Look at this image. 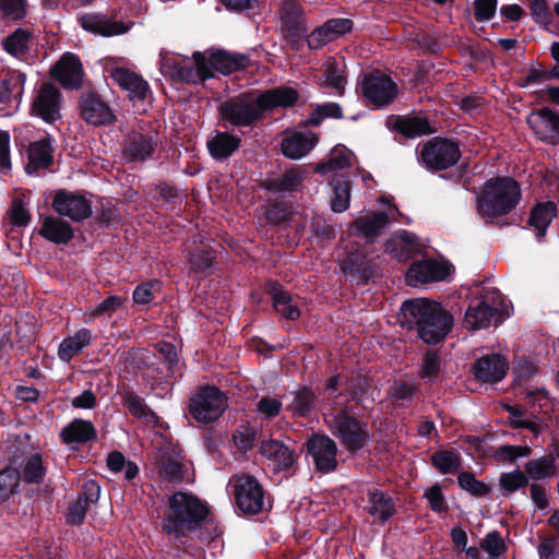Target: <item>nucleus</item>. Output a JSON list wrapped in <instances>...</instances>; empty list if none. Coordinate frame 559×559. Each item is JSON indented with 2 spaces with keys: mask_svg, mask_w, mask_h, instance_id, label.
<instances>
[{
  "mask_svg": "<svg viewBox=\"0 0 559 559\" xmlns=\"http://www.w3.org/2000/svg\"><path fill=\"white\" fill-rule=\"evenodd\" d=\"M404 325L416 330L417 336L428 345L441 343L451 332L454 318L439 301L428 298L406 299L401 306Z\"/></svg>",
  "mask_w": 559,
  "mask_h": 559,
  "instance_id": "1",
  "label": "nucleus"
},
{
  "mask_svg": "<svg viewBox=\"0 0 559 559\" xmlns=\"http://www.w3.org/2000/svg\"><path fill=\"white\" fill-rule=\"evenodd\" d=\"M209 504L198 496L176 491L169 498L162 520V531L174 540L190 537L207 521Z\"/></svg>",
  "mask_w": 559,
  "mask_h": 559,
  "instance_id": "2",
  "label": "nucleus"
},
{
  "mask_svg": "<svg viewBox=\"0 0 559 559\" xmlns=\"http://www.w3.org/2000/svg\"><path fill=\"white\" fill-rule=\"evenodd\" d=\"M522 199L520 183L509 176L488 179L477 195L476 210L486 224L510 214Z\"/></svg>",
  "mask_w": 559,
  "mask_h": 559,
  "instance_id": "3",
  "label": "nucleus"
},
{
  "mask_svg": "<svg viewBox=\"0 0 559 559\" xmlns=\"http://www.w3.org/2000/svg\"><path fill=\"white\" fill-rule=\"evenodd\" d=\"M509 317L508 305L497 288H481L473 297L465 310L463 326L469 331L487 329L491 323L498 325Z\"/></svg>",
  "mask_w": 559,
  "mask_h": 559,
  "instance_id": "4",
  "label": "nucleus"
},
{
  "mask_svg": "<svg viewBox=\"0 0 559 559\" xmlns=\"http://www.w3.org/2000/svg\"><path fill=\"white\" fill-rule=\"evenodd\" d=\"M461 158L460 141L440 135L425 142L417 156L418 163L432 174L456 166Z\"/></svg>",
  "mask_w": 559,
  "mask_h": 559,
  "instance_id": "5",
  "label": "nucleus"
},
{
  "mask_svg": "<svg viewBox=\"0 0 559 559\" xmlns=\"http://www.w3.org/2000/svg\"><path fill=\"white\" fill-rule=\"evenodd\" d=\"M217 112L225 128H251L263 119L259 98L252 93H240L227 98L217 106Z\"/></svg>",
  "mask_w": 559,
  "mask_h": 559,
  "instance_id": "6",
  "label": "nucleus"
},
{
  "mask_svg": "<svg viewBox=\"0 0 559 559\" xmlns=\"http://www.w3.org/2000/svg\"><path fill=\"white\" fill-rule=\"evenodd\" d=\"M187 408L195 421L213 424L227 408V397L216 385L203 384L189 397Z\"/></svg>",
  "mask_w": 559,
  "mask_h": 559,
  "instance_id": "7",
  "label": "nucleus"
},
{
  "mask_svg": "<svg viewBox=\"0 0 559 559\" xmlns=\"http://www.w3.org/2000/svg\"><path fill=\"white\" fill-rule=\"evenodd\" d=\"M333 433L352 454L364 449L370 441L368 423L357 418L354 406L341 408L335 414Z\"/></svg>",
  "mask_w": 559,
  "mask_h": 559,
  "instance_id": "8",
  "label": "nucleus"
},
{
  "mask_svg": "<svg viewBox=\"0 0 559 559\" xmlns=\"http://www.w3.org/2000/svg\"><path fill=\"white\" fill-rule=\"evenodd\" d=\"M344 275L358 286L368 285L380 274L378 263L368 257L366 249L358 242H349L344 250L341 263Z\"/></svg>",
  "mask_w": 559,
  "mask_h": 559,
  "instance_id": "9",
  "label": "nucleus"
},
{
  "mask_svg": "<svg viewBox=\"0 0 559 559\" xmlns=\"http://www.w3.org/2000/svg\"><path fill=\"white\" fill-rule=\"evenodd\" d=\"M192 59L193 62L187 57H176L167 61V74L174 83L198 84L214 76L203 52H193Z\"/></svg>",
  "mask_w": 559,
  "mask_h": 559,
  "instance_id": "10",
  "label": "nucleus"
},
{
  "mask_svg": "<svg viewBox=\"0 0 559 559\" xmlns=\"http://www.w3.org/2000/svg\"><path fill=\"white\" fill-rule=\"evenodd\" d=\"M159 144L158 132L139 127L131 130L123 141L122 155L131 163H144L153 157Z\"/></svg>",
  "mask_w": 559,
  "mask_h": 559,
  "instance_id": "11",
  "label": "nucleus"
},
{
  "mask_svg": "<svg viewBox=\"0 0 559 559\" xmlns=\"http://www.w3.org/2000/svg\"><path fill=\"white\" fill-rule=\"evenodd\" d=\"M305 448L317 473L325 475L337 469V444L328 435L312 433L305 442Z\"/></svg>",
  "mask_w": 559,
  "mask_h": 559,
  "instance_id": "12",
  "label": "nucleus"
},
{
  "mask_svg": "<svg viewBox=\"0 0 559 559\" xmlns=\"http://www.w3.org/2000/svg\"><path fill=\"white\" fill-rule=\"evenodd\" d=\"M78 109L82 120L94 127L110 126L117 120L109 104L94 88L82 91Z\"/></svg>",
  "mask_w": 559,
  "mask_h": 559,
  "instance_id": "13",
  "label": "nucleus"
},
{
  "mask_svg": "<svg viewBox=\"0 0 559 559\" xmlns=\"http://www.w3.org/2000/svg\"><path fill=\"white\" fill-rule=\"evenodd\" d=\"M234 487L235 504L242 514L255 515L264 510L265 491L254 476H239Z\"/></svg>",
  "mask_w": 559,
  "mask_h": 559,
  "instance_id": "14",
  "label": "nucleus"
},
{
  "mask_svg": "<svg viewBox=\"0 0 559 559\" xmlns=\"http://www.w3.org/2000/svg\"><path fill=\"white\" fill-rule=\"evenodd\" d=\"M361 94L374 108L385 107L399 94L397 84L386 74H366L360 83Z\"/></svg>",
  "mask_w": 559,
  "mask_h": 559,
  "instance_id": "15",
  "label": "nucleus"
},
{
  "mask_svg": "<svg viewBox=\"0 0 559 559\" xmlns=\"http://www.w3.org/2000/svg\"><path fill=\"white\" fill-rule=\"evenodd\" d=\"M62 95L51 82L43 83L36 92L31 105V115L53 123L61 118Z\"/></svg>",
  "mask_w": 559,
  "mask_h": 559,
  "instance_id": "16",
  "label": "nucleus"
},
{
  "mask_svg": "<svg viewBox=\"0 0 559 559\" xmlns=\"http://www.w3.org/2000/svg\"><path fill=\"white\" fill-rule=\"evenodd\" d=\"M50 75L64 90L78 91L83 87V63L73 52H64L50 68Z\"/></svg>",
  "mask_w": 559,
  "mask_h": 559,
  "instance_id": "17",
  "label": "nucleus"
},
{
  "mask_svg": "<svg viewBox=\"0 0 559 559\" xmlns=\"http://www.w3.org/2000/svg\"><path fill=\"white\" fill-rule=\"evenodd\" d=\"M51 207L60 216H67L73 222H82L93 213L90 200L76 192L64 189L56 191Z\"/></svg>",
  "mask_w": 559,
  "mask_h": 559,
  "instance_id": "18",
  "label": "nucleus"
},
{
  "mask_svg": "<svg viewBox=\"0 0 559 559\" xmlns=\"http://www.w3.org/2000/svg\"><path fill=\"white\" fill-rule=\"evenodd\" d=\"M527 124L537 140L551 145H559V112L550 107L534 110L527 118Z\"/></svg>",
  "mask_w": 559,
  "mask_h": 559,
  "instance_id": "19",
  "label": "nucleus"
},
{
  "mask_svg": "<svg viewBox=\"0 0 559 559\" xmlns=\"http://www.w3.org/2000/svg\"><path fill=\"white\" fill-rule=\"evenodd\" d=\"M264 293L271 298L274 312L287 321H297L301 317L299 304L283 284L269 278L263 285Z\"/></svg>",
  "mask_w": 559,
  "mask_h": 559,
  "instance_id": "20",
  "label": "nucleus"
},
{
  "mask_svg": "<svg viewBox=\"0 0 559 559\" xmlns=\"http://www.w3.org/2000/svg\"><path fill=\"white\" fill-rule=\"evenodd\" d=\"M451 264L435 259L415 261L406 272V282L411 286L444 281L451 272Z\"/></svg>",
  "mask_w": 559,
  "mask_h": 559,
  "instance_id": "21",
  "label": "nucleus"
},
{
  "mask_svg": "<svg viewBox=\"0 0 559 559\" xmlns=\"http://www.w3.org/2000/svg\"><path fill=\"white\" fill-rule=\"evenodd\" d=\"M305 129H286L281 141V153L289 159H300L309 154L319 142V134Z\"/></svg>",
  "mask_w": 559,
  "mask_h": 559,
  "instance_id": "22",
  "label": "nucleus"
},
{
  "mask_svg": "<svg viewBox=\"0 0 559 559\" xmlns=\"http://www.w3.org/2000/svg\"><path fill=\"white\" fill-rule=\"evenodd\" d=\"M385 127L404 139H416L437 131L427 117L409 115H390Z\"/></svg>",
  "mask_w": 559,
  "mask_h": 559,
  "instance_id": "23",
  "label": "nucleus"
},
{
  "mask_svg": "<svg viewBox=\"0 0 559 559\" xmlns=\"http://www.w3.org/2000/svg\"><path fill=\"white\" fill-rule=\"evenodd\" d=\"M509 369L507 359L500 354L485 355L473 364L472 372L477 381L497 383L501 381Z\"/></svg>",
  "mask_w": 559,
  "mask_h": 559,
  "instance_id": "24",
  "label": "nucleus"
},
{
  "mask_svg": "<svg viewBox=\"0 0 559 559\" xmlns=\"http://www.w3.org/2000/svg\"><path fill=\"white\" fill-rule=\"evenodd\" d=\"M292 400L286 404L285 411L293 418L309 419L316 415L319 397L311 386L300 385L289 393Z\"/></svg>",
  "mask_w": 559,
  "mask_h": 559,
  "instance_id": "25",
  "label": "nucleus"
},
{
  "mask_svg": "<svg viewBox=\"0 0 559 559\" xmlns=\"http://www.w3.org/2000/svg\"><path fill=\"white\" fill-rule=\"evenodd\" d=\"M260 453L273 462L277 471H289L297 463L295 450L275 439L263 440L260 444Z\"/></svg>",
  "mask_w": 559,
  "mask_h": 559,
  "instance_id": "26",
  "label": "nucleus"
},
{
  "mask_svg": "<svg viewBox=\"0 0 559 559\" xmlns=\"http://www.w3.org/2000/svg\"><path fill=\"white\" fill-rule=\"evenodd\" d=\"M110 78L124 91L129 92V98L133 102L144 100L150 90L148 83L138 73L126 68L111 69Z\"/></svg>",
  "mask_w": 559,
  "mask_h": 559,
  "instance_id": "27",
  "label": "nucleus"
},
{
  "mask_svg": "<svg viewBox=\"0 0 559 559\" xmlns=\"http://www.w3.org/2000/svg\"><path fill=\"white\" fill-rule=\"evenodd\" d=\"M79 24L83 29L105 37L121 35L129 31L124 23L111 21L100 13H85L79 17Z\"/></svg>",
  "mask_w": 559,
  "mask_h": 559,
  "instance_id": "28",
  "label": "nucleus"
},
{
  "mask_svg": "<svg viewBox=\"0 0 559 559\" xmlns=\"http://www.w3.org/2000/svg\"><path fill=\"white\" fill-rule=\"evenodd\" d=\"M258 98L260 109L264 114L278 107H294L299 99V93L294 87L282 85L262 92Z\"/></svg>",
  "mask_w": 559,
  "mask_h": 559,
  "instance_id": "29",
  "label": "nucleus"
},
{
  "mask_svg": "<svg viewBox=\"0 0 559 559\" xmlns=\"http://www.w3.org/2000/svg\"><path fill=\"white\" fill-rule=\"evenodd\" d=\"M207 64L212 72L216 71L223 75H229L233 72L247 69L249 66V57L245 53L218 49L210 55Z\"/></svg>",
  "mask_w": 559,
  "mask_h": 559,
  "instance_id": "30",
  "label": "nucleus"
},
{
  "mask_svg": "<svg viewBox=\"0 0 559 559\" xmlns=\"http://www.w3.org/2000/svg\"><path fill=\"white\" fill-rule=\"evenodd\" d=\"M345 391L349 401L360 406L365 412L373 409L374 399L368 400V394L372 389V380L361 373L350 374L344 381Z\"/></svg>",
  "mask_w": 559,
  "mask_h": 559,
  "instance_id": "31",
  "label": "nucleus"
},
{
  "mask_svg": "<svg viewBox=\"0 0 559 559\" xmlns=\"http://www.w3.org/2000/svg\"><path fill=\"white\" fill-rule=\"evenodd\" d=\"M241 146V138L227 131H216L206 142L210 156L219 163L231 157Z\"/></svg>",
  "mask_w": 559,
  "mask_h": 559,
  "instance_id": "32",
  "label": "nucleus"
},
{
  "mask_svg": "<svg viewBox=\"0 0 559 559\" xmlns=\"http://www.w3.org/2000/svg\"><path fill=\"white\" fill-rule=\"evenodd\" d=\"M53 148L49 136L31 142L27 148L28 163L25 171L28 175L36 174L39 169H47L53 164Z\"/></svg>",
  "mask_w": 559,
  "mask_h": 559,
  "instance_id": "33",
  "label": "nucleus"
},
{
  "mask_svg": "<svg viewBox=\"0 0 559 559\" xmlns=\"http://www.w3.org/2000/svg\"><path fill=\"white\" fill-rule=\"evenodd\" d=\"M38 235L52 243L67 245L74 238V229L61 217L46 216Z\"/></svg>",
  "mask_w": 559,
  "mask_h": 559,
  "instance_id": "34",
  "label": "nucleus"
},
{
  "mask_svg": "<svg viewBox=\"0 0 559 559\" xmlns=\"http://www.w3.org/2000/svg\"><path fill=\"white\" fill-rule=\"evenodd\" d=\"M97 438V431L91 420L75 418L69 423L60 432V440L62 443L85 444L94 441Z\"/></svg>",
  "mask_w": 559,
  "mask_h": 559,
  "instance_id": "35",
  "label": "nucleus"
},
{
  "mask_svg": "<svg viewBox=\"0 0 559 559\" xmlns=\"http://www.w3.org/2000/svg\"><path fill=\"white\" fill-rule=\"evenodd\" d=\"M302 181V171L292 167L280 176L265 179L262 188L272 193H293L300 190Z\"/></svg>",
  "mask_w": 559,
  "mask_h": 559,
  "instance_id": "36",
  "label": "nucleus"
},
{
  "mask_svg": "<svg viewBox=\"0 0 559 559\" xmlns=\"http://www.w3.org/2000/svg\"><path fill=\"white\" fill-rule=\"evenodd\" d=\"M281 22L285 34L293 37L306 35L307 33V24L304 17L302 8L294 0L284 1Z\"/></svg>",
  "mask_w": 559,
  "mask_h": 559,
  "instance_id": "37",
  "label": "nucleus"
},
{
  "mask_svg": "<svg viewBox=\"0 0 559 559\" xmlns=\"http://www.w3.org/2000/svg\"><path fill=\"white\" fill-rule=\"evenodd\" d=\"M389 216L385 212H376L372 215L360 216L356 218L352 227L354 235L367 239L376 238L388 225Z\"/></svg>",
  "mask_w": 559,
  "mask_h": 559,
  "instance_id": "38",
  "label": "nucleus"
},
{
  "mask_svg": "<svg viewBox=\"0 0 559 559\" xmlns=\"http://www.w3.org/2000/svg\"><path fill=\"white\" fill-rule=\"evenodd\" d=\"M557 204L552 201L538 202L530 213L528 225L534 227L538 239L546 235V230L557 216Z\"/></svg>",
  "mask_w": 559,
  "mask_h": 559,
  "instance_id": "39",
  "label": "nucleus"
},
{
  "mask_svg": "<svg viewBox=\"0 0 559 559\" xmlns=\"http://www.w3.org/2000/svg\"><path fill=\"white\" fill-rule=\"evenodd\" d=\"M92 341V332L86 328L80 329L73 336L66 337L59 345L58 355L61 360L70 361Z\"/></svg>",
  "mask_w": 559,
  "mask_h": 559,
  "instance_id": "40",
  "label": "nucleus"
},
{
  "mask_svg": "<svg viewBox=\"0 0 559 559\" xmlns=\"http://www.w3.org/2000/svg\"><path fill=\"white\" fill-rule=\"evenodd\" d=\"M216 261L215 250L205 243L194 247L189 254L190 269L195 274H207Z\"/></svg>",
  "mask_w": 559,
  "mask_h": 559,
  "instance_id": "41",
  "label": "nucleus"
},
{
  "mask_svg": "<svg viewBox=\"0 0 559 559\" xmlns=\"http://www.w3.org/2000/svg\"><path fill=\"white\" fill-rule=\"evenodd\" d=\"M524 468L528 479H533L535 481L550 478L558 473L556 459L551 453L539 459L528 461Z\"/></svg>",
  "mask_w": 559,
  "mask_h": 559,
  "instance_id": "42",
  "label": "nucleus"
},
{
  "mask_svg": "<svg viewBox=\"0 0 559 559\" xmlns=\"http://www.w3.org/2000/svg\"><path fill=\"white\" fill-rule=\"evenodd\" d=\"M342 119L343 109L340 104L329 102L317 105L316 108L309 114L306 120L298 123V128L308 129L309 127H319L324 119Z\"/></svg>",
  "mask_w": 559,
  "mask_h": 559,
  "instance_id": "43",
  "label": "nucleus"
},
{
  "mask_svg": "<svg viewBox=\"0 0 559 559\" xmlns=\"http://www.w3.org/2000/svg\"><path fill=\"white\" fill-rule=\"evenodd\" d=\"M26 75L22 72L5 75L0 81V104L10 105L12 98L21 99Z\"/></svg>",
  "mask_w": 559,
  "mask_h": 559,
  "instance_id": "44",
  "label": "nucleus"
},
{
  "mask_svg": "<svg viewBox=\"0 0 559 559\" xmlns=\"http://www.w3.org/2000/svg\"><path fill=\"white\" fill-rule=\"evenodd\" d=\"M123 405L128 408L129 413L139 419H145L148 423L158 419L157 414L145 403L133 390H124L122 394Z\"/></svg>",
  "mask_w": 559,
  "mask_h": 559,
  "instance_id": "45",
  "label": "nucleus"
},
{
  "mask_svg": "<svg viewBox=\"0 0 559 559\" xmlns=\"http://www.w3.org/2000/svg\"><path fill=\"white\" fill-rule=\"evenodd\" d=\"M370 507L368 512L378 516L382 523L386 522L395 513V506L390 495L384 491L374 489L369 493Z\"/></svg>",
  "mask_w": 559,
  "mask_h": 559,
  "instance_id": "46",
  "label": "nucleus"
},
{
  "mask_svg": "<svg viewBox=\"0 0 559 559\" xmlns=\"http://www.w3.org/2000/svg\"><path fill=\"white\" fill-rule=\"evenodd\" d=\"M157 354L156 359L158 362L164 364L166 366V376L165 381L167 383L170 382L171 379H177L181 377V373L178 374L179 368V359L176 346L169 342H163L157 345Z\"/></svg>",
  "mask_w": 559,
  "mask_h": 559,
  "instance_id": "47",
  "label": "nucleus"
},
{
  "mask_svg": "<svg viewBox=\"0 0 559 559\" xmlns=\"http://www.w3.org/2000/svg\"><path fill=\"white\" fill-rule=\"evenodd\" d=\"M293 203L284 200H269L264 206V216L269 225L278 226L292 219Z\"/></svg>",
  "mask_w": 559,
  "mask_h": 559,
  "instance_id": "48",
  "label": "nucleus"
},
{
  "mask_svg": "<svg viewBox=\"0 0 559 559\" xmlns=\"http://www.w3.org/2000/svg\"><path fill=\"white\" fill-rule=\"evenodd\" d=\"M21 480L28 485H39L44 481L47 467L44 464L43 456L39 453L31 454L22 468Z\"/></svg>",
  "mask_w": 559,
  "mask_h": 559,
  "instance_id": "49",
  "label": "nucleus"
},
{
  "mask_svg": "<svg viewBox=\"0 0 559 559\" xmlns=\"http://www.w3.org/2000/svg\"><path fill=\"white\" fill-rule=\"evenodd\" d=\"M350 155L352 152L347 151L345 146H335L331 153V157L316 166V173L326 175L335 170L350 168Z\"/></svg>",
  "mask_w": 559,
  "mask_h": 559,
  "instance_id": "50",
  "label": "nucleus"
},
{
  "mask_svg": "<svg viewBox=\"0 0 559 559\" xmlns=\"http://www.w3.org/2000/svg\"><path fill=\"white\" fill-rule=\"evenodd\" d=\"M20 471L11 465L0 469V504L19 493Z\"/></svg>",
  "mask_w": 559,
  "mask_h": 559,
  "instance_id": "51",
  "label": "nucleus"
},
{
  "mask_svg": "<svg viewBox=\"0 0 559 559\" xmlns=\"http://www.w3.org/2000/svg\"><path fill=\"white\" fill-rule=\"evenodd\" d=\"M430 461L441 474H454L461 468V456L453 450H438L431 455Z\"/></svg>",
  "mask_w": 559,
  "mask_h": 559,
  "instance_id": "52",
  "label": "nucleus"
},
{
  "mask_svg": "<svg viewBox=\"0 0 559 559\" xmlns=\"http://www.w3.org/2000/svg\"><path fill=\"white\" fill-rule=\"evenodd\" d=\"M157 472L166 481L180 483L183 479L185 466L168 454H163L157 461Z\"/></svg>",
  "mask_w": 559,
  "mask_h": 559,
  "instance_id": "53",
  "label": "nucleus"
},
{
  "mask_svg": "<svg viewBox=\"0 0 559 559\" xmlns=\"http://www.w3.org/2000/svg\"><path fill=\"white\" fill-rule=\"evenodd\" d=\"M323 78L326 87L335 90L338 95L344 94L346 75L335 59L331 58L324 63Z\"/></svg>",
  "mask_w": 559,
  "mask_h": 559,
  "instance_id": "54",
  "label": "nucleus"
},
{
  "mask_svg": "<svg viewBox=\"0 0 559 559\" xmlns=\"http://www.w3.org/2000/svg\"><path fill=\"white\" fill-rule=\"evenodd\" d=\"M333 197L331 199V210L334 213H343L349 206L350 186L349 181L343 179H334L332 181Z\"/></svg>",
  "mask_w": 559,
  "mask_h": 559,
  "instance_id": "55",
  "label": "nucleus"
},
{
  "mask_svg": "<svg viewBox=\"0 0 559 559\" xmlns=\"http://www.w3.org/2000/svg\"><path fill=\"white\" fill-rule=\"evenodd\" d=\"M530 479L525 472L516 468L512 472L502 473L499 478V485L504 496L511 495L525 488Z\"/></svg>",
  "mask_w": 559,
  "mask_h": 559,
  "instance_id": "56",
  "label": "nucleus"
},
{
  "mask_svg": "<svg viewBox=\"0 0 559 559\" xmlns=\"http://www.w3.org/2000/svg\"><path fill=\"white\" fill-rule=\"evenodd\" d=\"M457 484L461 489L474 497H485L490 493L491 488L481 480L476 479L472 472H461L457 476Z\"/></svg>",
  "mask_w": 559,
  "mask_h": 559,
  "instance_id": "57",
  "label": "nucleus"
},
{
  "mask_svg": "<svg viewBox=\"0 0 559 559\" xmlns=\"http://www.w3.org/2000/svg\"><path fill=\"white\" fill-rule=\"evenodd\" d=\"M258 431L250 425H240L233 433V441L241 453H247L252 450Z\"/></svg>",
  "mask_w": 559,
  "mask_h": 559,
  "instance_id": "58",
  "label": "nucleus"
},
{
  "mask_svg": "<svg viewBox=\"0 0 559 559\" xmlns=\"http://www.w3.org/2000/svg\"><path fill=\"white\" fill-rule=\"evenodd\" d=\"M28 40L29 34L23 28H17L8 37H5L3 47L10 55L19 56L27 50Z\"/></svg>",
  "mask_w": 559,
  "mask_h": 559,
  "instance_id": "59",
  "label": "nucleus"
},
{
  "mask_svg": "<svg viewBox=\"0 0 559 559\" xmlns=\"http://www.w3.org/2000/svg\"><path fill=\"white\" fill-rule=\"evenodd\" d=\"M126 301V298L117 295H110L99 302L90 313L91 319L99 318L103 316L111 317L118 311Z\"/></svg>",
  "mask_w": 559,
  "mask_h": 559,
  "instance_id": "60",
  "label": "nucleus"
},
{
  "mask_svg": "<svg viewBox=\"0 0 559 559\" xmlns=\"http://www.w3.org/2000/svg\"><path fill=\"white\" fill-rule=\"evenodd\" d=\"M532 453L528 445H500L496 453L495 459L500 462H514L519 457H526Z\"/></svg>",
  "mask_w": 559,
  "mask_h": 559,
  "instance_id": "61",
  "label": "nucleus"
},
{
  "mask_svg": "<svg viewBox=\"0 0 559 559\" xmlns=\"http://www.w3.org/2000/svg\"><path fill=\"white\" fill-rule=\"evenodd\" d=\"M424 498L428 500L429 507L433 512L447 513L449 506L445 501L444 495L439 484H435L427 488L424 492Z\"/></svg>",
  "mask_w": 559,
  "mask_h": 559,
  "instance_id": "62",
  "label": "nucleus"
},
{
  "mask_svg": "<svg viewBox=\"0 0 559 559\" xmlns=\"http://www.w3.org/2000/svg\"><path fill=\"white\" fill-rule=\"evenodd\" d=\"M324 26L333 41L338 37L350 33L354 28V22L346 17H333L324 22Z\"/></svg>",
  "mask_w": 559,
  "mask_h": 559,
  "instance_id": "63",
  "label": "nucleus"
},
{
  "mask_svg": "<svg viewBox=\"0 0 559 559\" xmlns=\"http://www.w3.org/2000/svg\"><path fill=\"white\" fill-rule=\"evenodd\" d=\"M480 546L490 558H498L507 548L498 531L489 532L481 540Z\"/></svg>",
  "mask_w": 559,
  "mask_h": 559,
  "instance_id": "64",
  "label": "nucleus"
}]
</instances>
